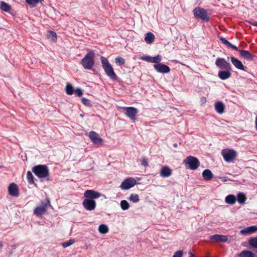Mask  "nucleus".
Listing matches in <instances>:
<instances>
[{"instance_id": "f257e3e1", "label": "nucleus", "mask_w": 257, "mask_h": 257, "mask_svg": "<svg viewBox=\"0 0 257 257\" xmlns=\"http://www.w3.org/2000/svg\"><path fill=\"white\" fill-rule=\"evenodd\" d=\"M32 172L40 179L43 181L46 179L49 180V172L47 166L43 165H38L32 168Z\"/></svg>"}, {"instance_id": "f03ea898", "label": "nucleus", "mask_w": 257, "mask_h": 257, "mask_svg": "<svg viewBox=\"0 0 257 257\" xmlns=\"http://www.w3.org/2000/svg\"><path fill=\"white\" fill-rule=\"evenodd\" d=\"M101 63L102 67L106 75L111 80H116L117 79V76L115 73L113 68L110 63L109 62L107 59L103 56L100 58Z\"/></svg>"}, {"instance_id": "7ed1b4c3", "label": "nucleus", "mask_w": 257, "mask_h": 257, "mask_svg": "<svg viewBox=\"0 0 257 257\" xmlns=\"http://www.w3.org/2000/svg\"><path fill=\"white\" fill-rule=\"evenodd\" d=\"M94 53L88 52L81 60V65L85 69L91 70L94 65Z\"/></svg>"}, {"instance_id": "20e7f679", "label": "nucleus", "mask_w": 257, "mask_h": 257, "mask_svg": "<svg viewBox=\"0 0 257 257\" xmlns=\"http://www.w3.org/2000/svg\"><path fill=\"white\" fill-rule=\"evenodd\" d=\"M193 13L194 17L197 19H200L203 21H208L209 17L205 10L200 7L195 8Z\"/></svg>"}, {"instance_id": "39448f33", "label": "nucleus", "mask_w": 257, "mask_h": 257, "mask_svg": "<svg viewBox=\"0 0 257 257\" xmlns=\"http://www.w3.org/2000/svg\"><path fill=\"white\" fill-rule=\"evenodd\" d=\"M50 205V202L47 200L45 201H41L39 206L36 207L34 210V214L37 216H40L44 214L48 206Z\"/></svg>"}, {"instance_id": "423d86ee", "label": "nucleus", "mask_w": 257, "mask_h": 257, "mask_svg": "<svg viewBox=\"0 0 257 257\" xmlns=\"http://www.w3.org/2000/svg\"><path fill=\"white\" fill-rule=\"evenodd\" d=\"M221 154L224 160L227 162L233 161L236 156V153L233 150L224 149L222 151Z\"/></svg>"}, {"instance_id": "0eeeda50", "label": "nucleus", "mask_w": 257, "mask_h": 257, "mask_svg": "<svg viewBox=\"0 0 257 257\" xmlns=\"http://www.w3.org/2000/svg\"><path fill=\"white\" fill-rule=\"evenodd\" d=\"M137 184V181L132 177L125 179L120 184L119 187L122 190H127L134 187Z\"/></svg>"}, {"instance_id": "6e6552de", "label": "nucleus", "mask_w": 257, "mask_h": 257, "mask_svg": "<svg viewBox=\"0 0 257 257\" xmlns=\"http://www.w3.org/2000/svg\"><path fill=\"white\" fill-rule=\"evenodd\" d=\"M184 163L189 165L191 170H196L200 165L199 160L195 157L189 156L184 160Z\"/></svg>"}, {"instance_id": "1a4fd4ad", "label": "nucleus", "mask_w": 257, "mask_h": 257, "mask_svg": "<svg viewBox=\"0 0 257 257\" xmlns=\"http://www.w3.org/2000/svg\"><path fill=\"white\" fill-rule=\"evenodd\" d=\"M215 65L222 70H231V66L224 58H218L215 61Z\"/></svg>"}, {"instance_id": "9d476101", "label": "nucleus", "mask_w": 257, "mask_h": 257, "mask_svg": "<svg viewBox=\"0 0 257 257\" xmlns=\"http://www.w3.org/2000/svg\"><path fill=\"white\" fill-rule=\"evenodd\" d=\"M82 205L86 210L91 211L94 210L96 203L94 200L88 199L85 198L83 201Z\"/></svg>"}, {"instance_id": "9b49d317", "label": "nucleus", "mask_w": 257, "mask_h": 257, "mask_svg": "<svg viewBox=\"0 0 257 257\" xmlns=\"http://www.w3.org/2000/svg\"><path fill=\"white\" fill-rule=\"evenodd\" d=\"M101 196V194L93 190H87L84 193V197L88 199L94 200Z\"/></svg>"}, {"instance_id": "f8f14e48", "label": "nucleus", "mask_w": 257, "mask_h": 257, "mask_svg": "<svg viewBox=\"0 0 257 257\" xmlns=\"http://www.w3.org/2000/svg\"><path fill=\"white\" fill-rule=\"evenodd\" d=\"M154 67L158 72L163 74L168 73L170 71V69L168 66L160 63L155 64Z\"/></svg>"}, {"instance_id": "ddd939ff", "label": "nucleus", "mask_w": 257, "mask_h": 257, "mask_svg": "<svg viewBox=\"0 0 257 257\" xmlns=\"http://www.w3.org/2000/svg\"><path fill=\"white\" fill-rule=\"evenodd\" d=\"M126 115L132 120L136 119V116L138 113V110L133 107H125Z\"/></svg>"}, {"instance_id": "4468645a", "label": "nucleus", "mask_w": 257, "mask_h": 257, "mask_svg": "<svg viewBox=\"0 0 257 257\" xmlns=\"http://www.w3.org/2000/svg\"><path fill=\"white\" fill-rule=\"evenodd\" d=\"M141 59L144 61L158 64L162 60V56L159 55L154 57L150 56H143L141 57Z\"/></svg>"}, {"instance_id": "2eb2a0df", "label": "nucleus", "mask_w": 257, "mask_h": 257, "mask_svg": "<svg viewBox=\"0 0 257 257\" xmlns=\"http://www.w3.org/2000/svg\"><path fill=\"white\" fill-rule=\"evenodd\" d=\"M88 136L91 141L95 144H100L102 142V139L95 132H90L88 134Z\"/></svg>"}, {"instance_id": "dca6fc26", "label": "nucleus", "mask_w": 257, "mask_h": 257, "mask_svg": "<svg viewBox=\"0 0 257 257\" xmlns=\"http://www.w3.org/2000/svg\"><path fill=\"white\" fill-rule=\"evenodd\" d=\"M210 239L213 241L219 242H226L228 240L227 236L221 234H215L211 235Z\"/></svg>"}, {"instance_id": "f3484780", "label": "nucleus", "mask_w": 257, "mask_h": 257, "mask_svg": "<svg viewBox=\"0 0 257 257\" xmlns=\"http://www.w3.org/2000/svg\"><path fill=\"white\" fill-rule=\"evenodd\" d=\"M160 175L163 178L169 177L172 175V170L168 166H164L160 170Z\"/></svg>"}, {"instance_id": "a211bd4d", "label": "nucleus", "mask_w": 257, "mask_h": 257, "mask_svg": "<svg viewBox=\"0 0 257 257\" xmlns=\"http://www.w3.org/2000/svg\"><path fill=\"white\" fill-rule=\"evenodd\" d=\"M257 231L256 226H251L245 228L240 231V233L242 235H250Z\"/></svg>"}, {"instance_id": "6ab92c4d", "label": "nucleus", "mask_w": 257, "mask_h": 257, "mask_svg": "<svg viewBox=\"0 0 257 257\" xmlns=\"http://www.w3.org/2000/svg\"><path fill=\"white\" fill-rule=\"evenodd\" d=\"M9 193L13 196H17L19 194L18 188L15 183H11L8 187Z\"/></svg>"}, {"instance_id": "aec40b11", "label": "nucleus", "mask_w": 257, "mask_h": 257, "mask_svg": "<svg viewBox=\"0 0 257 257\" xmlns=\"http://www.w3.org/2000/svg\"><path fill=\"white\" fill-rule=\"evenodd\" d=\"M230 60L235 68L239 70H245L244 66L240 61L233 57H230Z\"/></svg>"}, {"instance_id": "412c9836", "label": "nucleus", "mask_w": 257, "mask_h": 257, "mask_svg": "<svg viewBox=\"0 0 257 257\" xmlns=\"http://www.w3.org/2000/svg\"><path fill=\"white\" fill-rule=\"evenodd\" d=\"M216 111L219 114H222L225 111V105L221 101H218L214 104Z\"/></svg>"}, {"instance_id": "4be33fe9", "label": "nucleus", "mask_w": 257, "mask_h": 257, "mask_svg": "<svg viewBox=\"0 0 257 257\" xmlns=\"http://www.w3.org/2000/svg\"><path fill=\"white\" fill-rule=\"evenodd\" d=\"M231 75L230 70H226L225 71H220L218 72V76L221 80H225L229 78Z\"/></svg>"}, {"instance_id": "5701e85b", "label": "nucleus", "mask_w": 257, "mask_h": 257, "mask_svg": "<svg viewBox=\"0 0 257 257\" xmlns=\"http://www.w3.org/2000/svg\"><path fill=\"white\" fill-rule=\"evenodd\" d=\"M202 176L205 180H210L213 176L211 171L209 169H205L202 172Z\"/></svg>"}, {"instance_id": "b1692460", "label": "nucleus", "mask_w": 257, "mask_h": 257, "mask_svg": "<svg viewBox=\"0 0 257 257\" xmlns=\"http://www.w3.org/2000/svg\"><path fill=\"white\" fill-rule=\"evenodd\" d=\"M155 35L151 32L147 33L145 37V41L148 44H152L155 40Z\"/></svg>"}, {"instance_id": "393cba45", "label": "nucleus", "mask_w": 257, "mask_h": 257, "mask_svg": "<svg viewBox=\"0 0 257 257\" xmlns=\"http://www.w3.org/2000/svg\"><path fill=\"white\" fill-rule=\"evenodd\" d=\"M240 55L244 58L248 60H251L253 59V56L246 50H239Z\"/></svg>"}, {"instance_id": "a878e982", "label": "nucleus", "mask_w": 257, "mask_h": 257, "mask_svg": "<svg viewBox=\"0 0 257 257\" xmlns=\"http://www.w3.org/2000/svg\"><path fill=\"white\" fill-rule=\"evenodd\" d=\"M236 199L234 195H227L225 199V203L229 205H233L236 202Z\"/></svg>"}, {"instance_id": "bb28decb", "label": "nucleus", "mask_w": 257, "mask_h": 257, "mask_svg": "<svg viewBox=\"0 0 257 257\" xmlns=\"http://www.w3.org/2000/svg\"><path fill=\"white\" fill-rule=\"evenodd\" d=\"M98 230L100 234H105L108 232L109 228L106 224H102L98 226Z\"/></svg>"}, {"instance_id": "cd10ccee", "label": "nucleus", "mask_w": 257, "mask_h": 257, "mask_svg": "<svg viewBox=\"0 0 257 257\" xmlns=\"http://www.w3.org/2000/svg\"><path fill=\"white\" fill-rule=\"evenodd\" d=\"M246 200V197L245 194L242 192H239L237 195V201L240 204H243Z\"/></svg>"}, {"instance_id": "c85d7f7f", "label": "nucleus", "mask_w": 257, "mask_h": 257, "mask_svg": "<svg viewBox=\"0 0 257 257\" xmlns=\"http://www.w3.org/2000/svg\"><path fill=\"white\" fill-rule=\"evenodd\" d=\"M0 9L3 11L8 12L11 10V7L8 4L1 2L0 3Z\"/></svg>"}, {"instance_id": "c756f323", "label": "nucleus", "mask_w": 257, "mask_h": 257, "mask_svg": "<svg viewBox=\"0 0 257 257\" xmlns=\"http://www.w3.org/2000/svg\"><path fill=\"white\" fill-rule=\"evenodd\" d=\"M221 41L227 47L231 48L232 49L238 51V48L235 45L231 44L230 42H229L227 40H226L224 38H220Z\"/></svg>"}, {"instance_id": "7c9ffc66", "label": "nucleus", "mask_w": 257, "mask_h": 257, "mask_svg": "<svg viewBox=\"0 0 257 257\" xmlns=\"http://www.w3.org/2000/svg\"><path fill=\"white\" fill-rule=\"evenodd\" d=\"M27 179L29 184H34L35 186H37L36 184L34 181V176L30 171L27 173Z\"/></svg>"}, {"instance_id": "2f4dec72", "label": "nucleus", "mask_w": 257, "mask_h": 257, "mask_svg": "<svg viewBox=\"0 0 257 257\" xmlns=\"http://www.w3.org/2000/svg\"><path fill=\"white\" fill-rule=\"evenodd\" d=\"M128 200L133 203H138L140 201L139 196L137 194H131Z\"/></svg>"}, {"instance_id": "473e14b6", "label": "nucleus", "mask_w": 257, "mask_h": 257, "mask_svg": "<svg viewBox=\"0 0 257 257\" xmlns=\"http://www.w3.org/2000/svg\"><path fill=\"white\" fill-rule=\"evenodd\" d=\"M120 206L121 209L123 210H126L130 207L129 203L125 200H123L120 201Z\"/></svg>"}, {"instance_id": "72a5a7b5", "label": "nucleus", "mask_w": 257, "mask_h": 257, "mask_svg": "<svg viewBox=\"0 0 257 257\" xmlns=\"http://www.w3.org/2000/svg\"><path fill=\"white\" fill-rule=\"evenodd\" d=\"M48 38L51 40L52 41L56 42L57 40V35L56 33L52 32V31H49L47 35Z\"/></svg>"}, {"instance_id": "f704fd0d", "label": "nucleus", "mask_w": 257, "mask_h": 257, "mask_svg": "<svg viewBox=\"0 0 257 257\" xmlns=\"http://www.w3.org/2000/svg\"><path fill=\"white\" fill-rule=\"evenodd\" d=\"M27 4L32 7H35L39 3H41L43 0H25Z\"/></svg>"}, {"instance_id": "c9c22d12", "label": "nucleus", "mask_w": 257, "mask_h": 257, "mask_svg": "<svg viewBox=\"0 0 257 257\" xmlns=\"http://www.w3.org/2000/svg\"><path fill=\"white\" fill-rule=\"evenodd\" d=\"M73 88L69 83H68L66 86V92L68 95H72L74 93Z\"/></svg>"}, {"instance_id": "e433bc0d", "label": "nucleus", "mask_w": 257, "mask_h": 257, "mask_svg": "<svg viewBox=\"0 0 257 257\" xmlns=\"http://www.w3.org/2000/svg\"><path fill=\"white\" fill-rule=\"evenodd\" d=\"M74 242H75L74 239H71L69 240L68 241L62 242L61 243V245L63 247L66 248V247H67L69 246L70 245L73 244Z\"/></svg>"}, {"instance_id": "4c0bfd02", "label": "nucleus", "mask_w": 257, "mask_h": 257, "mask_svg": "<svg viewBox=\"0 0 257 257\" xmlns=\"http://www.w3.org/2000/svg\"><path fill=\"white\" fill-rule=\"evenodd\" d=\"M241 255V257H254L253 254L250 251H243Z\"/></svg>"}, {"instance_id": "58836bf2", "label": "nucleus", "mask_w": 257, "mask_h": 257, "mask_svg": "<svg viewBox=\"0 0 257 257\" xmlns=\"http://www.w3.org/2000/svg\"><path fill=\"white\" fill-rule=\"evenodd\" d=\"M115 61L116 63L119 66L123 65L124 64V59L120 57L115 58Z\"/></svg>"}, {"instance_id": "ea45409f", "label": "nucleus", "mask_w": 257, "mask_h": 257, "mask_svg": "<svg viewBox=\"0 0 257 257\" xmlns=\"http://www.w3.org/2000/svg\"><path fill=\"white\" fill-rule=\"evenodd\" d=\"M249 243L252 246L257 248V237L251 238L249 241Z\"/></svg>"}, {"instance_id": "a19ab883", "label": "nucleus", "mask_w": 257, "mask_h": 257, "mask_svg": "<svg viewBox=\"0 0 257 257\" xmlns=\"http://www.w3.org/2000/svg\"><path fill=\"white\" fill-rule=\"evenodd\" d=\"M183 251L179 250L176 251L172 257H183Z\"/></svg>"}, {"instance_id": "79ce46f5", "label": "nucleus", "mask_w": 257, "mask_h": 257, "mask_svg": "<svg viewBox=\"0 0 257 257\" xmlns=\"http://www.w3.org/2000/svg\"><path fill=\"white\" fill-rule=\"evenodd\" d=\"M74 92L77 96H81L83 94L82 90L80 88H77Z\"/></svg>"}, {"instance_id": "37998d69", "label": "nucleus", "mask_w": 257, "mask_h": 257, "mask_svg": "<svg viewBox=\"0 0 257 257\" xmlns=\"http://www.w3.org/2000/svg\"><path fill=\"white\" fill-rule=\"evenodd\" d=\"M82 101L83 103L85 105L88 106L90 104V101L86 98H83L82 99Z\"/></svg>"}, {"instance_id": "c03bdc74", "label": "nucleus", "mask_w": 257, "mask_h": 257, "mask_svg": "<svg viewBox=\"0 0 257 257\" xmlns=\"http://www.w3.org/2000/svg\"><path fill=\"white\" fill-rule=\"evenodd\" d=\"M141 165L145 167L148 166V161L145 159H143L141 161Z\"/></svg>"}, {"instance_id": "a18cd8bd", "label": "nucleus", "mask_w": 257, "mask_h": 257, "mask_svg": "<svg viewBox=\"0 0 257 257\" xmlns=\"http://www.w3.org/2000/svg\"><path fill=\"white\" fill-rule=\"evenodd\" d=\"M206 101H207V100H206V98L205 97L202 96L201 97L200 102H201L202 104H205L206 102Z\"/></svg>"}, {"instance_id": "49530a36", "label": "nucleus", "mask_w": 257, "mask_h": 257, "mask_svg": "<svg viewBox=\"0 0 257 257\" xmlns=\"http://www.w3.org/2000/svg\"><path fill=\"white\" fill-rule=\"evenodd\" d=\"M252 25L257 27V22H252L250 23Z\"/></svg>"}, {"instance_id": "de8ad7c7", "label": "nucleus", "mask_w": 257, "mask_h": 257, "mask_svg": "<svg viewBox=\"0 0 257 257\" xmlns=\"http://www.w3.org/2000/svg\"><path fill=\"white\" fill-rule=\"evenodd\" d=\"M255 128L257 130V115L256 116V118H255Z\"/></svg>"}, {"instance_id": "09e8293b", "label": "nucleus", "mask_w": 257, "mask_h": 257, "mask_svg": "<svg viewBox=\"0 0 257 257\" xmlns=\"http://www.w3.org/2000/svg\"><path fill=\"white\" fill-rule=\"evenodd\" d=\"M173 146L174 147H177V144L176 143H175V144H173Z\"/></svg>"}, {"instance_id": "8fccbe9b", "label": "nucleus", "mask_w": 257, "mask_h": 257, "mask_svg": "<svg viewBox=\"0 0 257 257\" xmlns=\"http://www.w3.org/2000/svg\"><path fill=\"white\" fill-rule=\"evenodd\" d=\"M189 254H190L191 256L193 257V253L192 252H189Z\"/></svg>"}, {"instance_id": "3c124183", "label": "nucleus", "mask_w": 257, "mask_h": 257, "mask_svg": "<svg viewBox=\"0 0 257 257\" xmlns=\"http://www.w3.org/2000/svg\"><path fill=\"white\" fill-rule=\"evenodd\" d=\"M223 180H224V181H227V179H224Z\"/></svg>"}]
</instances>
